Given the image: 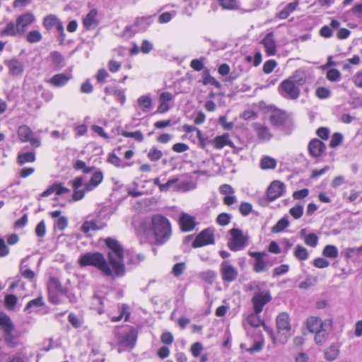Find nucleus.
Here are the masks:
<instances>
[{"mask_svg":"<svg viewBox=\"0 0 362 362\" xmlns=\"http://www.w3.org/2000/svg\"><path fill=\"white\" fill-rule=\"evenodd\" d=\"M105 244L109 252H107L108 263L112 267L115 276L121 277L125 274L124 262V250L119 242L112 238L105 239Z\"/></svg>","mask_w":362,"mask_h":362,"instance_id":"obj_1","label":"nucleus"},{"mask_svg":"<svg viewBox=\"0 0 362 362\" xmlns=\"http://www.w3.org/2000/svg\"><path fill=\"white\" fill-rule=\"evenodd\" d=\"M78 263L81 267H93L97 268L104 276L116 278L105 256L98 252H86L78 258Z\"/></svg>","mask_w":362,"mask_h":362,"instance_id":"obj_2","label":"nucleus"},{"mask_svg":"<svg viewBox=\"0 0 362 362\" xmlns=\"http://www.w3.org/2000/svg\"><path fill=\"white\" fill-rule=\"evenodd\" d=\"M151 230L158 245L165 243L170 239L172 233L169 220L160 214H156L152 217Z\"/></svg>","mask_w":362,"mask_h":362,"instance_id":"obj_3","label":"nucleus"},{"mask_svg":"<svg viewBox=\"0 0 362 362\" xmlns=\"http://www.w3.org/2000/svg\"><path fill=\"white\" fill-rule=\"evenodd\" d=\"M74 168L76 170H82L85 174L90 173H93L89 181L85 184V189L86 191H91L94 189L102 182L103 180V173L102 170L95 168L94 166H87L83 160H77L74 163Z\"/></svg>","mask_w":362,"mask_h":362,"instance_id":"obj_4","label":"nucleus"},{"mask_svg":"<svg viewBox=\"0 0 362 362\" xmlns=\"http://www.w3.org/2000/svg\"><path fill=\"white\" fill-rule=\"evenodd\" d=\"M264 286L265 284L262 282L257 284L254 287L255 291L251 299V302L253 306V311L256 313H261L264 305L272 300L269 290L262 289Z\"/></svg>","mask_w":362,"mask_h":362,"instance_id":"obj_5","label":"nucleus"},{"mask_svg":"<svg viewBox=\"0 0 362 362\" xmlns=\"http://www.w3.org/2000/svg\"><path fill=\"white\" fill-rule=\"evenodd\" d=\"M248 255L255 258L253 271L256 273H262L267 271L269 267L276 263V257H269L266 252H248Z\"/></svg>","mask_w":362,"mask_h":362,"instance_id":"obj_6","label":"nucleus"},{"mask_svg":"<svg viewBox=\"0 0 362 362\" xmlns=\"http://www.w3.org/2000/svg\"><path fill=\"white\" fill-rule=\"evenodd\" d=\"M230 237L228 239L227 246L233 252L243 250L248 245V236L244 235L243 230L233 228L228 231Z\"/></svg>","mask_w":362,"mask_h":362,"instance_id":"obj_7","label":"nucleus"},{"mask_svg":"<svg viewBox=\"0 0 362 362\" xmlns=\"http://www.w3.org/2000/svg\"><path fill=\"white\" fill-rule=\"evenodd\" d=\"M127 328H128V326L117 327L114 333L121 346L132 349L136 344L137 332L134 328H130L129 331L124 330Z\"/></svg>","mask_w":362,"mask_h":362,"instance_id":"obj_8","label":"nucleus"},{"mask_svg":"<svg viewBox=\"0 0 362 362\" xmlns=\"http://www.w3.org/2000/svg\"><path fill=\"white\" fill-rule=\"evenodd\" d=\"M153 17L148 16L136 18L132 25L125 27L123 35L131 37L136 33L146 31L153 23Z\"/></svg>","mask_w":362,"mask_h":362,"instance_id":"obj_9","label":"nucleus"},{"mask_svg":"<svg viewBox=\"0 0 362 362\" xmlns=\"http://www.w3.org/2000/svg\"><path fill=\"white\" fill-rule=\"evenodd\" d=\"M279 91L282 97L288 100H296L300 93V88L291 78L284 80L281 83Z\"/></svg>","mask_w":362,"mask_h":362,"instance_id":"obj_10","label":"nucleus"},{"mask_svg":"<svg viewBox=\"0 0 362 362\" xmlns=\"http://www.w3.org/2000/svg\"><path fill=\"white\" fill-rule=\"evenodd\" d=\"M18 136L23 143L30 142L34 148L40 146L41 141L39 139L33 136L34 134L31 129L27 125H21L17 131Z\"/></svg>","mask_w":362,"mask_h":362,"instance_id":"obj_11","label":"nucleus"},{"mask_svg":"<svg viewBox=\"0 0 362 362\" xmlns=\"http://www.w3.org/2000/svg\"><path fill=\"white\" fill-rule=\"evenodd\" d=\"M214 230L207 228L201 231L195 238L192 243V247L194 248L203 247L208 245L214 244Z\"/></svg>","mask_w":362,"mask_h":362,"instance_id":"obj_12","label":"nucleus"},{"mask_svg":"<svg viewBox=\"0 0 362 362\" xmlns=\"http://www.w3.org/2000/svg\"><path fill=\"white\" fill-rule=\"evenodd\" d=\"M276 327L279 333L284 335L285 340L291 336V324L289 315L286 313H280L276 320Z\"/></svg>","mask_w":362,"mask_h":362,"instance_id":"obj_13","label":"nucleus"},{"mask_svg":"<svg viewBox=\"0 0 362 362\" xmlns=\"http://www.w3.org/2000/svg\"><path fill=\"white\" fill-rule=\"evenodd\" d=\"M221 274L224 281L232 282L235 281L238 275V270L228 261H223L221 264Z\"/></svg>","mask_w":362,"mask_h":362,"instance_id":"obj_14","label":"nucleus"},{"mask_svg":"<svg viewBox=\"0 0 362 362\" xmlns=\"http://www.w3.org/2000/svg\"><path fill=\"white\" fill-rule=\"evenodd\" d=\"M285 192V185L283 182L275 180L273 181L267 189V194L270 201H274L284 194Z\"/></svg>","mask_w":362,"mask_h":362,"instance_id":"obj_15","label":"nucleus"},{"mask_svg":"<svg viewBox=\"0 0 362 362\" xmlns=\"http://www.w3.org/2000/svg\"><path fill=\"white\" fill-rule=\"evenodd\" d=\"M8 69V74L12 76H20L24 71V64L16 58H12L4 62Z\"/></svg>","mask_w":362,"mask_h":362,"instance_id":"obj_16","label":"nucleus"},{"mask_svg":"<svg viewBox=\"0 0 362 362\" xmlns=\"http://www.w3.org/2000/svg\"><path fill=\"white\" fill-rule=\"evenodd\" d=\"M259 314L260 313H256L255 311H253L252 313H251L248 315L247 319V322L252 327H260L262 325L264 330L268 332V334H269V336L271 337L272 340L274 341L275 339H274L273 330L271 328L268 327L265 325L264 320L260 317Z\"/></svg>","mask_w":362,"mask_h":362,"instance_id":"obj_17","label":"nucleus"},{"mask_svg":"<svg viewBox=\"0 0 362 362\" xmlns=\"http://www.w3.org/2000/svg\"><path fill=\"white\" fill-rule=\"evenodd\" d=\"M325 151V144L318 139H312L308 144L309 153L313 158L320 157Z\"/></svg>","mask_w":362,"mask_h":362,"instance_id":"obj_18","label":"nucleus"},{"mask_svg":"<svg viewBox=\"0 0 362 362\" xmlns=\"http://www.w3.org/2000/svg\"><path fill=\"white\" fill-rule=\"evenodd\" d=\"M261 44L263 45L267 56H274L276 54V43L273 33H267L261 41Z\"/></svg>","mask_w":362,"mask_h":362,"instance_id":"obj_19","label":"nucleus"},{"mask_svg":"<svg viewBox=\"0 0 362 362\" xmlns=\"http://www.w3.org/2000/svg\"><path fill=\"white\" fill-rule=\"evenodd\" d=\"M179 223L181 229L186 232L192 230L197 224L194 216L185 213L181 214Z\"/></svg>","mask_w":362,"mask_h":362,"instance_id":"obj_20","label":"nucleus"},{"mask_svg":"<svg viewBox=\"0 0 362 362\" xmlns=\"http://www.w3.org/2000/svg\"><path fill=\"white\" fill-rule=\"evenodd\" d=\"M72 78L71 73L66 74L64 73L57 74L51 77L49 83L54 87H62L65 86Z\"/></svg>","mask_w":362,"mask_h":362,"instance_id":"obj_21","label":"nucleus"},{"mask_svg":"<svg viewBox=\"0 0 362 362\" xmlns=\"http://www.w3.org/2000/svg\"><path fill=\"white\" fill-rule=\"evenodd\" d=\"M35 18L33 13H25L16 18V23L22 34L24 33L27 26L35 21Z\"/></svg>","mask_w":362,"mask_h":362,"instance_id":"obj_22","label":"nucleus"},{"mask_svg":"<svg viewBox=\"0 0 362 362\" xmlns=\"http://www.w3.org/2000/svg\"><path fill=\"white\" fill-rule=\"evenodd\" d=\"M23 35L19 29L17 23L16 24L13 21L8 22L5 28L0 30V36L5 37H16Z\"/></svg>","mask_w":362,"mask_h":362,"instance_id":"obj_23","label":"nucleus"},{"mask_svg":"<svg viewBox=\"0 0 362 362\" xmlns=\"http://www.w3.org/2000/svg\"><path fill=\"white\" fill-rule=\"evenodd\" d=\"M253 128L259 140L269 141L272 139V134L267 126L256 122L253 124Z\"/></svg>","mask_w":362,"mask_h":362,"instance_id":"obj_24","label":"nucleus"},{"mask_svg":"<svg viewBox=\"0 0 362 362\" xmlns=\"http://www.w3.org/2000/svg\"><path fill=\"white\" fill-rule=\"evenodd\" d=\"M56 193L57 195H61L65 193L70 192V189L64 187L62 183L61 182H55L52 186H50L48 189L44 191L41 194V197H48L52 193Z\"/></svg>","mask_w":362,"mask_h":362,"instance_id":"obj_25","label":"nucleus"},{"mask_svg":"<svg viewBox=\"0 0 362 362\" xmlns=\"http://www.w3.org/2000/svg\"><path fill=\"white\" fill-rule=\"evenodd\" d=\"M287 119L286 114L281 110H275L269 116L271 124L275 127L284 125L286 122Z\"/></svg>","mask_w":362,"mask_h":362,"instance_id":"obj_26","label":"nucleus"},{"mask_svg":"<svg viewBox=\"0 0 362 362\" xmlns=\"http://www.w3.org/2000/svg\"><path fill=\"white\" fill-rule=\"evenodd\" d=\"M216 149H221L226 146H233V142L230 141L229 135L224 134L218 136L209 141Z\"/></svg>","mask_w":362,"mask_h":362,"instance_id":"obj_27","label":"nucleus"},{"mask_svg":"<svg viewBox=\"0 0 362 362\" xmlns=\"http://www.w3.org/2000/svg\"><path fill=\"white\" fill-rule=\"evenodd\" d=\"M306 326L310 332L314 333L324 328V322L321 318L311 316L307 319Z\"/></svg>","mask_w":362,"mask_h":362,"instance_id":"obj_28","label":"nucleus"},{"mask_svg":"<svg viewBox=\"0 0 362 362\" xmlns=\"http://www.w3.org/2000/svg\"><path fill=\"white\" fill-rule=\"evenodd\" d=\"M49 293H57L64 295L66 293V288H64L57 278L52 277L48 283Z\"/></svg>","mask_w":362,"mask_h":362,"instance_id":"obj_29","label":"nucleus"},{"mask_svg":"<svg viewBox=\"0 0 362 362\" xmlns=\"http://www.w3.org/2000/svg\"><path fill=\"white\" fill-rule=\"evenodd\" d=\"M97 14L98 13L95 9L90 10L83 18V23L84 27L89 30L95 28L98 25L96 20Z\"/></svg>","mask_w":362,"mask_h":362,"instance_id":"obj_30","label":"nucleus"},{"mask_svg":"<svg viewBox=\"0 0 362 362\" xmlns=\"http://www.w3.org/2000/svg\"><path fill=\"white\" fill-rule=\"evenodd\" d=\"M117 309L119 312V316H110L111 321L113 322H119L123 317H124L125 321H128L130 316L129 306L127 304H121L117 305Z\"/></svg>","mask_w":362,"mask_h":362,"instance_id":"obj_31","label":"nucleus"},{"mask_svg":"<svg viewBox=\"0 0 362 362\" xmlns=\"http://www.w3.org/2000/svg\"><path fill=\"white\" fill-rule=\"evenodd\" d=\"M105 227V224L98 220H90L85 221L81 226V230L88 233L90 230H96L102 229Z\"/></svg>","mask_w":362,"mask_h":362,"instance_id":"obj_32","label":"nucleus"},{"mask_svg":"<svg viewBox=\"0 0 362 362\" xmlns=\"http://www.w3.org/2000/svg\"><path fill=\"white\" fill-rule=\"evenodd\" d=\"M26 262L27 259H23L21 261L20 266V273L22 276L32 282L35 281L36 274L33 270L28 268V265L25 264Z\"/></svg>","mask_w":362,"mask_h":362,"instance_id":"obj_33","label":"nucleus"},{"mask_svg":"<svg viewBox=\"0 0 362 362\" xmlns=\"http://www.w3.org/2000/svg\"><path fill=\"white\" fill-rule=\"evenodd\" d=\"M0 328L3 329L4 333L15 329V326L11 318L4 313H0Z\"/></svg>","mask_w":362,"mask_h":362,"instance_id":"obj_34","label":"nucleus"},{"mask_svg":"<svg viewBox=\"0 0 362 362\" xmlns=\"http://www.w3.org/2000/svg\"><path fill=\"white\" fill-rule=\"evenodd\" d=\"M52 64L55 70H59L64 66V59L58 52H52L50 54Z\"/></svg>","mask_w":362,"mask_h":362,"instance_id":"obj_35","label":"nucleus"},{"mask_svg":"<svg viewBox=\"0 0 362 362\" xmlns=\"http://www.w3.org/2000/svg\"><path fill=\"white\" fill-rule=\"evenodd\" d=\"M35 160V153L34 151L19 153L17 161L19 165H23L26 163H33Z\"/></svg>","mask_w":362,"mask_h":362,"instance_id":"obj_36","label":"nucleus"},{"mask_svg":"<svg viewBox=\"0 0 362 362\" xmlns=\"http://www.w3.org/2000/svg\"><path fill=\"white\" fill-rule=\"evenodd\" d=\"M298 5V2L297 1L294 2L289 3L286 5V6L279 12L277 16L280 19H286L293 11H294Z\"/></svg>","mask_w":362,"mask_h":362,"instance_id":"obj_37","label":"nucleus"},{"mask_svg":"<svg viewBox=\"0 0 362 362\" xmlns=\"http://www.w3.org/2000/svg\"><path fill=\"white\" fill-rule=\"evenodd\" d=\"M293 255L296 258L300 261H305L309 257L307 249L300 245H297L296 246Z\"/></svg>","mask_w":362,"mask_h":362,"instance_id":"obj_38","label":"nucleus"},{"mask_svg":"<svg viewBox=\"0 0 362 362\" xmlns=\"http://www.w3.org/2000/svg\"><path fill=\"white\" fill-rule=\"evenodd\" d=\"M322 255L330 259H336L339 255V251L335 245H327L322 250Z\"/></svg>","mask_w":362,"mask_h":362,"instance_id":"obj_39","label":"nucleus"},{"mask_svg":"<svg viewBox=\"0 0 362 362\" xmlns=\"http://www.w3.org/2000/svg\"><path fill=\"white\" fill-rule=\"evenodd\" d=\"M44 305V301L42 297H37L35 299L30 300L25 308V310L28 313L34 311L36 308H40Z\"/></svg>","mask_w":362,"mask_h":362,"instance_id":"obj_40","label":"nucleus"},{"mask_svg":"<svg viewBox=\"0 0 362 362\" xmlns=\"http://www.w3.org/2000/svg\"><path fill=\"white\" fill-rule=\"evenodd\" d=\"M139 106L144 112H147L150 110L152 105V100L149 95H142L137 100Z\"/></svg>","mask_w":362,"mask_h":362,"instance_id":"obj_41","label":"nucleus"},{"mask_svg":"<svg viewBox=\"0 0 362 362\" xmlns=\"http://www.w3.org/2000/svg\"><path fill=\"white\" fill-rule=\"evenodd\" d=\"M289 226V221L286 217L281 218L272 228V232L279 233L285 230Z\"/></svg>","mask_w":362,"mask_h":362,"instance_id":"obj_42","label":"nucleus"},{"mask_svg":"<svg viewBox=\"0 0 362 362\" xmlns=\"http://www.w3.org/2000/svg\"><path fill=\"white\" fill-rule=\"evenodd\" d=\"M199 277L206 283L212 284L216 277V274L214 271L206 270L199 274Z\"/></svg>","mask_w":362,"mask_h":362,"instance_id":"obj_43","label":"nucleus"},{"mask_svg":"<svg viewBox=\"0 0 362 362\" xmlns=\"http://www.w3.org/2000/svg\"><path fill=\"white\" fill-rule=\"evenodd\" d=\"M14 330H8L4 333V341L10 347H15L18 344V339L13 334Z\"/></svg>","mask_w":362,"mask_h":362,"instance_id":"obj_44","label":"nucleus"},{"mask_svg":"<svg viewBox=\"0 0 362 362\" xmlns=\"http://www.w3.org/2000/svg\"><path fill=\"white\" fill-rule=\"evenodd\" d=\"M260 166L262 169H274L276 166V161L275 159L265 156L261 160Z\"/></svg>","mask_w":362,"mask_h":362,"instance_id":"obj_45","label":"nucleus"},{"mask_svg":"<svg viewBox=\"0 0 362 362\" xmlns=\"http://www.w3.org/2000/svg\"><path fill=\"white\" fill-rule=\"evenodd\" d=\"M202 83L204 85L211 84L216 88H219L221 86V83L214 77L210 75L209 71L208 69H206L204 72V78Z\"/></svg>","mask_w":362,"mask_h":362,"instance_id":"obj_46","label":"nucleus"},{"mask_svg":"<svg viewBox=\"0 0 362 362\" xmlns=\"http://www.w3.org/2000/svg\"><path fill=\"white\" fill-rule=\"evenodd\" d=\"M107 162L117 168H124L129 165L123 162L116 154L112 153L107 158Z\"/></svg>","mask_w":362,"mask_h":362,"instance_id":"obj_47","label":"nucleus"},{"mask_svg":"<svg viewBox=\"0 0 362 362\" xmlns=\"http://www.w3.org/2000/svg\"><path fill=\"white\" fill-rule=\"evenodd\" d=\"M121 135L127 138H133L135 141L138 142H141L144 140V135L142 132L139 130L132 132L122 131L121 132Z\"/></svg>","mask_w":362,"mask_h":362,"instance_id":"obj_48","label":"nucleus"},{"mask_svg":"<svg viewBox=\"0 0 362 362\" xmlns=\"http://www.w3.org/2000/svg\"><path fill=\"white\" fill-rule=\"evenodd\" d=\"M326 77L329 81L334 82L341 79V74L338 69H331L327 71Z\"/></svg>","mask_w":362,"mask_h":362,"instance_id":"obj_49","label":"nucleus"},{"mask_svg":"<svg viewBox=\"0 0 362 362\" xmlns=\"http://www.w3.org/2000/svg\"><path fill=\"white\" fill-rule=\"evenodd\" d=\"M148 159L151 161H157L163 156L161 151L158 149L156 147H152L147 155Z\"/></svg>","mask_w":362,"mask_h":362,"instance_id":"obj_50","label":"nucleus"},{"mask_svg":"<svg viewBox=\"0 0 362 362\" xmlns=\"http://www.w3.org/2000/svg\"><path fill=\"white\" fill-rule=\"evenodd\" d=\"M58 21L59 19L55 16L49 15L44 18L43 25L47 30H49L55 26Z\"/></svg>","mask_w":362,"mask_h":362,"instance_id":"obj_51","label":"nucleus"},{"mask_svg":"<svg viewBox=\"0 0 362 362\" xmlns=\"http://www.w3.org/2000/svg\"><path fill=\"white\" fill-rule=\"evenodd\" d=\"M318 237L316 234L311 233L305 235L304 241L305 243L310 247H315L318 243Z\"/></svg>","mask_w":362,"mask_h":362,"instance_id":"obj_52","label":"nucleus"},{"mask_svg":"<svg viewBox=\"0 0 362 362\" xmlns=\"http://www.w3.org/2000/svg\"><path fill=\"white\" fill-rule=\"evenodd\" d=\"M289 213L291 216H293L295 219L300 218L303 214V205H296L295 206L290 209Z\"/></svg>","mask_w":362,"mask_h":362,"instance_id":"obj_53","label":"nucleus"},{"mask_svg":"<svg viewBox=\"0 0 362 362\" xmlns=\"http://www.w3.org/2000/svg\"><path fill=\"white\" fill-rule=\"evenodd\" d=\"M18 301V298L15 295L9 294L5 297V306L8 310H13Z\"/></svg>","mask_w":362,"mask_h":362,"instance_id":"obj_54","label":"nucleus"},{"mask_svg":"<svg viewBox=\"0 0 362 362\" xmlns=\"http://www.w3.org/2000/svg\"><path fill=\"white\" fill-rule=\"evenodd\" d=\"M343 141V135L341 133L336 132L332 136L329 146L331 148H336L339 146Z\"/></svg>","mask_w":362,"mask_h":362,"instance_id":"obj_55","label":"nucleus"},{"mask_svg":"<svg viewBox=\"0 0 362 362\" xmlns=\"http://www.w3.org/2000/svg\"><path fill=\"white\" fill-rule=\"evenodd\" d=\"M185 269H186L185 263H184V262L176 263L173 267L172 273L175 276L178 277L183 274V272L185 271Z\"/></svg>","mask_w":362,"mask_h":362,"instance_id":"obj_56","label":"nucleus"},{"mask_svg":"<svg viewBox=\"0 0 362 362\" xmlns=\"http://www.w3.org/2000/svg\"><path fill=\"white\" fill-rule=\"evenodd\" d=\"M42 39L40 33L37 30L30 31L27 35V40L30 43L40 42Z\"/></svg>","mask_w":362,"mask_h":362,"instance_id":"obj_57","label":"nucleus"},{"mask_svg":"<svg viewBox=\"0 0 362 362\" xmlns=\"http://www.w3.org/2000/svg\"><path fill=\"white\" fill-rule=\"evenodd\" d=\"M317 281V277L308 278L303 281L299 284V288L301 289L307 290L316 284Z\"/></svg>","mask_w":362,"mask_h":362,"instance_id":"obj_58","label":"nucleus"},{"mask_svg":"<svg viewBox=\"0 0 362 362\" xmlns=\"http://www.w3.org/2000/svg\"><path fill=\"white\" fill-rule=\"evenodd\" d=\"M315 333V341L317 344L323 343L326 340L328 335V333L325 328H322L320 331H317Z\"/></svg>","mask_w":362,"mask_h":362,"instance_id":"obj_59","label":"nucleus"},{"mask_svg":"<svg viewBox=\"0 0 362 362\" xmlns=\"http://www.w3.org/2000/svg\"><path fill=\"white\" fill-rule=\"evenodd\" d=\"M231 216L227 213H221L220 214L217 218L216 221L220 226H226L230 222Z\"/></svg>","mask_w":362,"mask_h":362,"instance_id":"obj_60","label":"nucleus"},{"mask_svg":"<svg viewBox=\"0 0 362 362\" xmlns=\"http://www.w3.org/2000/svg\"><path fill=\"white\" fill-rule=\"evenodd\" d=\"M289 270V266L288 264H281L276 267L273 270V276H279L286 274Z\"/></svg>","mask_w":362,"mask_h":362,"instance_id":"obj_61","label":"nucleus"},{"mask_svg":"<svg viewBox=\"0 0 362 362\" xmlns=\"http://www.w3.org/2000/svg\"><path fill=\"white\" fill-rule=\"evenodd\" d=\"M218 3L224 9H235L237 8L236 0H218Z\"/></svg>","mask_w":362,"mask_h":362,"instance_id":"obj_62","label":"nucleus"},{"mask_svg":"<svg viewBox=\"0 0 362 362\" xmlns=\"http://www.w3.org/2000/svg\"><path fill=\"white\" fill-rule=\"evenodd\" d=\"M325 357L327 360L332 361L338 356V350L335 346H330L325 353Z\"/></svg>","mask_w":362,"mask_h":362,"instance_id":"obj_63","label":"nucleus"},{"mask_svg":"<svg viewBox=\"0 0 362 362\" xmlns=\"http://www.w3.org/2000/svg\"><path fill=\"white\" fill-rule=\"evenodd\" d=\"M252 206L251 204L248 202H243L240 204L239 206V211L240 214L244 216L249 215L252 211Z\"/></svg>","mask_w":362,"mask_h":362,"instance_id":"obj_64","label":"nucleus"}]
</instances>
